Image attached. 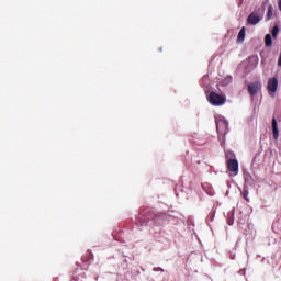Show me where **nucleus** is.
Segmentation results:
<instances>
[{"instance_id":"obj_11","label":"nucleus","mask_w":281,"mask_h":281,"mask_svg":"<svg viewBox=\"0 0 281 281\" xmlns=\"http://www.w3.org/2000/svg\"><path fill=\"white\" fill-rule=\"evenodd\" d=\"M226 159L227 161H229V159H236V155L234 154V151H226Z\"/></svg>"},{"instance_id":"obj_3","label":"nucleus","mask_w":281,"mask_h":281,"mask_svg":"<svg viewBox=\"0 0 281 281\" xmlns=\"http://www.w3.org/2000/svg\"><path fill=\"white\" fill-rule=\"evenodd\" d=\"M268 93L273 98L276 95V91H278V78L272 77L268 80Z\"/></svg>"},{"instance_id":"obj_9","label":"nucleus","mask_w":281,"mask_h":281,"mask_svg":"<svg viewBox=\"0 0 281 281\" xmlns=\"http://www.w3.org/2000/svg\"><path fill=\"white\" fill-rule=\"evenodd\" d=\"M245 41V26H243L237 36V43H243Z\"/></svg>"},{"instance_id":"obj_15","label":"nucleus","mask_w":281,"mask_h":281,"mask_svg":"<svg viewBox=\"0 0 281 281\" xmlns=\"http://www.w3.org/2000/svg\"><path fill=\"white\" fill-rule=\"evenodd\" d=\"M243 196H244L245 201H247L249 203V191L245 190L243 192Z\"/></svg>"},{"instance_id":"obj_14","label":"nucleus","mask_w":281,"mask_h":281,"mask_svg":"<svg viewBox=\"0 0 281 281\" xmlns=\"http://www.w3.org/2000/svg\"><path fill=\"white\" fill-rule=\"evenodd\" d=\"M231 82H232V77H226L225 80L222 82V85L226 87V85H229Z\"/></svg>"},{"instance_id":"obj_4","label":"nucleus","mask_w":281,"mask_h":281,"mask_svg":"<svg viewBox=\"0 0 281 281\" xmlns=\"http://www.w3.org/2000/svg\"><path fill=\"white\" fill-rule=\"evenodd\" d=\"M227 168L229 172H232V177H236L238 175V160L237 159H228Z\"/></svg>"},{"instance_id":"obj_17","label":"nucleus","mask_w":281,"mask_h":281,"mask_svg":"<svg viewBox=\"0 0 281 281\" xmlns=\"http://www.w3.org/2000/svg\"><path fill=\"white\" fill-rule=\"evenodd\" d=\"M279 10L281 11V0H279Z\"/></svg>"},{"instance_id":"obj_2","label":"nucleus","mask_w":281,"mask_h":281,"mask_svg":"<svg viewBox=\"0 0 281 281\" xmlns=\"http://www.w3.org/2000/svg\"><path fill=\"white\" fill-rule=\"evenodd\" d=\"M207 101L210 102V104H212V106H223V104L227 102V97L212 91L207 95Z\"/></svg>"},{"instance_id":"obj_12","label":"nucleus","mask_w":281,"mask_h":281,"mask_svg":"<svg viewBox=\"0 0 281 281\" xmlns=\"http://www.w3.org/2000/svg\"><path fill=\"white\" fill-rule=\"evenodd\" d=\"M273 16V5L268 7L267 18L271 19Z\"/></svg>"},{"instance_id":"obj_13","label":"nucleus","mask_w":281,"mask_h":281,"mask_svg":"<svg viewBox=\"0 0 281 281\" xmlns=\"http://www.w3.org/2000/svg\"><path fill=\"white\" fill-rule=\"evenodd\" d=\"M278 32H280V29L278 26L272 27V37L278 38Z\"/></svg>"},{"instance_id":"obj_1","label":"nucleus","mask_w":281,"mask_h":281,"mask_svg":"<svg viewBox=\"0 0 281 281\" xmlns=\"http://www.w3.org/2000/svg\"><path fill=\"white\" fill-rule=\"evenodd\" d=\"M215 122H216V128L218 133V139L221 142V146H224L225 135H227L229 123L227 122V119H225V116L223 115H216Z\"/></svg>"},{"instance_id":"obj_6","label":"nucleus","mask_w":281,"mask_h":281,"mask_svg":"<svg viewBox=\"0 0 281 281\" xmlns=\"http://www.w3.org/2000/svg\"><path fill=\"white\" fill-rule=\"evenodd\" d=\"M260 21H262V18L256 12L250 13L247 18L248 25H258Z\"/></svg>"},{"instance_id":"obj_10","label":"nucleus","mask_w":281,"mask_h":281,"mask_svg":"<svg viewBox=\"0 0 281 281\" xmlns=\"http://www.w3.org/2000/svg\"><path fill=\"white\" fill-rule=\"evenodd\" d=\"M265 43H266V47H271L273 45V40L271 37V34H267L265 36Z\"/></svg>"},{"instance_id":"obj_7","label":"nucleus","mask_w":281,"mask_h":281,"mask_svg":"<svg viewBox=\"0 0 281 281\" xmlns=\"http://www.w3.org/2000/svg\"><path fill=\"white\" fill-rule=\"evenodd\" d=\"M272 137L276 140L280 137V131L278 130V121L276 117L272 119Z\"/></svg>"},{"instance_id":"obj_8","label":"nucleus","mask_w":281,"mask_h":281,"mask_svg":"<svg viewBox=\"0 0 281 281\" xmlns=\"http://www.w3.org/2000/svg\"><path fill=\"white\" fill-rule=\"evenodd\" d=\"M202 190H204L209 196H214V188H212V184L207 182L202 183Z\"/></svg>"},{"instance_id":"obj_5","label":"nucleus","mask_w":281,"mask_h":281,"mask_svg":"<svg viewBox=\"0 0 281 281\" xmlns=\"http://www.w3.org/2000/svg\"><path fill=\"white\" fill-rule=\"evenodd\" d=\"M262 89V83L260 81H255L248 85V91L250 95H256L258 91Z\"/></svg>"},{"instance_id":"obj_16","label":"nucleus","mask_w":281,"mask_h":281,"mask_svg":"<svg viewBox=\"0 0 281 281\" xmlns=\"http://www.w3.org/2000/svg\"><path fill=\"white\" fill-rule=\"evenodd\" d=\"M278 66L281 67V53H280V56H279Z\"/></svg>"}]
</instances>
